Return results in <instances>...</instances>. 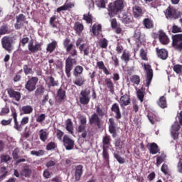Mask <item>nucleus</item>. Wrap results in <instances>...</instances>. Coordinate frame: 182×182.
Wrapping results in <instances>:
<instances>
[{"instance_id": "13", "label": "nucleus", "mask_w": 182, "mask_h": 182, "mask_svg": "<svg viewBox=\"0 0 182 182\" xmlns=\"http://www.w3.org/2000/svg\"><path fill=\"white\" fill-rule=\"evenodd\" d=\"M66 100V90L63 88V87H60L56 94L55 102L60 105V103H63Z\"/></svg>"}, {"instance_id": "19", "label": "nucleus", "mask_w": 182, "mask_h": 182, "mask_svg": "<svg viewBox=\"0 0 182 182\" xmlns=\"http://www.w3.org/2000/svg\"><path fill=\"white\" fill-rule=\"evenodd\" d=\"M111 112L115 114L114 117L117 120L122 119V112L120 111V107H119V104L114 103L111 107Z\"/></svg>"}, {"instance_id": "25", "label": "nucleus", "mask_w": 182, "mask_h": 182, "mask_svg": "<svg viewBox=\"0 0 182 182\" xmlns=\"http://www.w3.org/2000/svg\"><path fill=\"white\" fill-rule=\"evenodd\" d=\"M105 82L107 89L109 90V92L112 95H114V84L113 83V81L112 80V79L105 78Z\"/></svg>"}, {"instance_id": "4", "label": "nucleus", "mask_w": 182, "mask_h": 182, "mask_svg": "<svg viewBox=\"0 0 182 182\" xmlns=\"http://www.w3.org/2000/svg\"><path fill=\"white\" fill-rule=\"evenodd\" d=\"M87 123V119L85 116H80V125L77 128V133H82L81 137L82 139H86L87 136V131H86V124Z\"/></svg>"}, {"instance_id": "62", "label": "nucleus", "mask_w": 182, "mask_h": 182, "mask_svg": "<svg viewBox=\"0 0 182 182\" xmlns=\"http://www.w3.org/2000/svg\"><path fill=\"white\" fill-rule=\"evenodd\" d=\"M1 173L0 178H4V177H6V175L8 174V171H6V167L3 166L1 168Z\"/></svg>"}, {"instance_id": "34", "label": "nucleus", "mask_w": 182, "mask_h": 182, "mask_svg": "<svg viewBox=\"0 0 182 182\" xmlns=\"http://www.w3.org/2000/svg\"><path fill=\"white\" fill-rule=\"evenodd\" d=\"M86 80H85V77L78 75L77 77H75V80L73 81V83L76 86L80 87L83 86Z\"/></svg>"}, {"instance_id": "38", "label": "nucleus", "mask_w": 182, "mask_h": 182, "mask_svg": "<svg viewBox=\"0 0 182 182\" xmlns=\"http://www.w3.org/2000/svg\"><path fill=\"white\" fill-rule=\"evenodd\" d=\"M85 43L81 44L79 46V50L80 53H82V52L84 53V56H89V54L90 53V47L87 46L85 48Z\"/></svg>"}, {"instance_id": "29", "label": "nucleus", "mask_w": 182, "mask_h": 182, "mask_svg": "<svg viewBox=\"0 0 182 182\" xmlns=\"http://www.w3.org/2000/svg\"><path fill=\"white\" fill-rule=\"evenodd\" d=\"M149 153L150 154H157V153H160V148H159V145L156 143L150 144Z\"/></svg>"}, {"instance_id": "31", "label": "nucleus", "mask_w": 182, "mask_h": 182, "mask_svg": "<svg viewBox=\"0 0 182 182\" xmlns=\"http://www.w3.org/2000/svg\"><path fill=\"white\" fill-rule=\"evenodd\" d=\"M57 47H58V42L56 41H53L51 43L48 44L46 50L47 52L52 53L53 52L55 51Z\"/></svg>"}, {"instance_id": "48", "label": "nucleus", "mask_w": 182, "mask_h": 182, "mask_svg": "<svg viewBox=\"0 0 182 182\" xmlns=\"http://www.w3.org/2000/svg\"><path fill=\"white\" fill-rule=\"evenodd\" d=\"M82 19L83 21H85L87 23H93V16H92L90 13H88L87 14H84Z\"/></svg>"}, {"instance_id": "50", "label": "nucleus", "mask_w": 182, "mask_h": 182, "mask_svg": "<svg viewBox=\"0 0 182 182\" xmlns=\"http://www.w3.org/2000/svg\"><path fill=\"white\" fill-rule=\"evenodd\" d=\"M130 81L132 83H134V85H140V76L137 75H134L130 77Z\"/></svg>"}, {"instance_id": "52", "label": "nucleus", "mask_w": 182, "mask_h": 182, "mask_svg": "<svg viewBox=\"0 0 182 182\" xmlns=\"http://www.w3.org/2000/svg\"><path fill=\"white\" fill-rule=\"evenodd\" d=\"M31 154H32V156H36V157H41L45 154V151L43 149H40L38 151H31Z\"/></svg>"}, {"instance_id": "47", "label": "nucleus", "mask_w": 182, "mask_h": 182, "mask_svg": "<svg viewBox=\"0 0 182 182\" xmlns=\"http://www.w3.org/2000/svg\"><path fill=\"white\" fill-rule=\"evenodd\" d=\"M143 25L146 29H151L153 28V21L150 18H144L143 20Z\"/></svg>"}, {"instance_id": "26", "label": "nucleus", "mask_w": 182, "mask_h": 182, "mask_svg": "<svg viewBox=\"0 0 182 182\" xmlns=\"http://www.w3.org/2000/svg\"><path fill=\"white\" fill-rule=\"evenodd\" d=\"M134 18H141L143 16V9L139 6H134L132 8Z\"/></svg>"}, {"instance_id": "20", "label": "nucleus", "mask_w": 182, "mask_h": 182, "mask_svg": "<svg viewBox=\"0 0 182 182\" xmlns=\"http://www.w3.org/2000/svg\"><path fill=\"white\" fill-rule=\"evenodd\" d=\"M130 95L124 94L121 96L119 103L120 104L121 107H124V106H129L130 105Z\"/></svg>"}, {"instance_id": "41", "label": "nucleus", "mask_w": 182, "mask_h": 182, "mask_svg": "<svg viewBox=\"0 0 182 182\" xmlns=\"http://www.w3.org/2000/svg\"><path fill=\"white\" fill-rule=\"evenodd\" d=\"M166 157L167 156L166 155V154H161L160 156H158L156 157V167H159L162 163H164V161H166Z\"/></svg>"}, {"instance_id": "11", "label": "nucleus", "mask_w": 182, "mask_h": 182, "mask_svg": "<svg viewBox=\"0 0 182 182\" xmlns=\"http://www.w3.org/2000/svg\"><path fill=\"white\" fill-rule=\"evenodd\" d=\"M16 23L14 24L15 29H21V28H23V25L25 23H28V21H26V16L22 14H20L18 16H16Z\"/></svg>"}, {"instance_id": "54", "label": "nucleus", "mask_w": 182, "mask_h": 182, "mask_svg": "<svg viewBox=\"0 0 182 182\" xmlns=\"http://www.w3.org/2000/svg\"><path fill=\"white\" fill-rule=\"evenodd\" d=\"M173 71H175L177 75H180V73H182V65L176 64L173 65Z\"/></svg>"}, {"instance_id": "23", "label": "nucleus", "mask_w": 182, "mask_h": 182, "mask_svg": "<svg viewBox=\"0 0 182 182\" xmlns=\"http://www.w3.org/2000/svg\"><path fill=\"white\" fill-rule=\"evenodd\" d=\"M83 174V166L77 165L75 166V181H79L80 180V177H82Z\"/></svg>"}, {"instance_id": "42", "label": "nucleus", "mask_w": 182, "mask_h": 182, "mask_svg": "<svg viewBox=\"0 0 182 182\" xmlns=\"http://www.w3.org/2000/svg\"><path fill=\"white\" fill-rule=\"evenodd\" d=\"M75 6V4L72 3L65 4L63 6H61L57 9V12L60 13L62 12V11H68V9L73 8Z\"/></svg>"}, {"instance_id": "44", "label": "nucleus", "mask_w": 182, "mask_h": 182, "mask_svg": "<svg viewBox=\"0 0 182 182\" xmlns=\"http://www.w3.org/2000/svg\"><path fill=\"white\" fill-rule=\"evenodd\" d=\"M92 32L93 35L97 36L100 32H102V25L101 24H94L92 27Z\"/></svg>"}, {"instance_id": "5", "label": "nucleus", "mask_w": 182, "mask_h": 182, "mask_svg": "<svg viewBox=\"0 0 182 182\" xmlns=\"http://www.w3.org/2000/svg\"><path fill=\"white\" fill-rule=\"evenodd\" d=\"M14 39L9 36H4L1 38V46L3 49H5L9 53H12V50H14Z\"/></svg>"}, {"instance_id": "22", "label": "nucleus", "mask_w": 182, "mask_h": 182, "mask_svg": "<svg viewBox=\"0 0 182 182\" xmlns=\"http://www.w3.org/2000/svg\"><path fill=\"white\" fill-rule=\"evenodd\" d=\"M156 53L158 58H159V59H162V60H166V59L168 58V51L164 48H156Z\"/></svg>"}, {"instance_id": "46", "label": "nucleus", "mask_w": 182, "mask_h": 182, "mask_svg": "<svg viewBox=\"0 0 182 182\" xmlns=\"http://www.w3.org/2000/svg\"><path fill=\"white\" fill-rule=\"evenodd\" d=\"M98 45L102 49H107V46H109V41L104 38L99 41Z\"/></svg>"}, {"instance_id": "58", "label": "nucleus", "mask_w": 182, "mask_h": 182, "mask_svg": "<svg viewBox=\"0 0 182 182\" xmlns=\"http://www.w3.org/2000/svg\"><path fill=\"white\" fill-rule=\"evenodd\" d=\"M25 75H31L32 73V68H29V65H24L23 67Z\"/></svg>"}, {"instance_id": "6", "label": "nucleus", "mask_w": 182, "mask_h": 182, "mask_svg": "<svg viewBox=\"0 0 182 182\" xmlns=\"http://www.w3.org/2000/svg\"><path fill=\"white\" fill-rule=\"evenodd\" d=\"M165 16L167 19H178L181 13L173 6H169L165 11Z\"/></svg>"}, {"instance_id": "2", "label": "nucleus", "mask_w": 182, "mask_h": 182, "mask_svg": "<svg viewBox=\"0 0 182 182\" xmlns=\"http://www.w3.org/2000/svg\"><path fill=\"white\" fill-rule=\"evenodd\" d=\"M124 9V0H116L108 4V15L110 18H114Z\"/></svg>"}, {"instance_id": "1", "label": "nucleus", "mask_w": 182, "mask_h": 182, "mask_svg": "<svg viewBox=\"0 0 182 182\" xmlns=\"http://www.w3.org/2000/svg\"><path fill=\"white\" fill-rule=\"evenodd\" d=\"M63 45L65 48L66 52L70 55L65 60V75L69 79L72 76V73L70 72H72V70L73 69V65H77V63L76 58H73V56H77V50L76 49H73V46H75V45L72 43V41L69 38H65L63 40ZM72 49L73 50H72Z\"/></svg>"}, {"instance_id": "27", "label": "nucleus", "mask_w": 182, "mask_h": 182, "mask_svg": "<svg viewBox=\"0 0 182 182\" xmlns=\"http://www.w3.org/2000/svg\"><path fill=\"white\" fill-rule=\"evenodd\" d=\"M144 96H146V89L141 87L136 91V97L139 100H140L141 103L144 102Z\"/></svg>"}, {"instance_id": "9", "label": "nucleus", "mask_w": 182, "mask_h": 182, "mask_svg": "<svg viewBox=\"0 0 182 182\" xmlns=\"http://www.w3.org/2000/svg\"><path fill=\"white\" fill-rule=\"evenodd\" d=\"M90 102V90L85 89L82 90L80 94V103L81 105H89Z\"/></svg>"}, {"instance_id": "17", "label": "nucleus", "mask_w": 182, "mask_h": 182, "mask_svg": "<svg viewBox=\"0 0 182 182\" xmlns=\"http://www.w3.org/2000/svg\"><path fill=\"white\" fill-rule=\"evenodd\" d=\"M7 93L11 99H14L16 102L21 100V95L20 92L15 91L14 88L7 89Z\"/></svg>"}, {"instance_id": "51", "label": "nucleus", "mask_w": 182, "mask_h": 182, "mask_svg": "<svg viewBox=\"0 0 182 182\" xmlns=\"http://www.w3.org/2000/svg\"><path fill=\"white\" fill-rule=\"evenodd\" d=\"M57 18L58 16H53L50 18L49 25H50L52 28H58V26L56 25L58 22L55 21Z\"/></svg>"}, {"instance_id": "45", "label": "nucleus", "mask_w": 182, "mask_h": 182, "mask_svg": "<svg viewBox=\"0 0 182 182\" xmlns=\"http://www.w3.org/2000/svg\"><path fill=\"white\" fill-rule=\"evenodd\" d=\"M107 4V0H95V5L97 8H100V9H105Z\"/></svg>"}, {"instance_id": "18", "label": "nucleus", "mask_w": 182, "mask_h": 182, "mask_svg": "<svg viewBox=\"0 0 182 182\" xmlns=\"http://www.w3.org/2000/svg\"><path fill=\"white\" fill-rule=\"evenodd\" d=\"M159 39L162 45H168V43H170L168 36H167V34H166L163 30L159 31Z\"/></svg>"}, {"instance_id": "43", "label": "nucleus", "mask_w": 182, "mask_h": 182, "mask_svg": "<svg viewBox=\"0 0 182 182\" xmlns=\"http://www.w3.org/2000/svg\"><path fill=\"white\" fill-rule=\"evenodd\" d=\"M49 80L48 86V87H55V86H59V81L55 80V78L53 76L48 77Z\"/></svg>"}, {"instance_id": "16", "label": "nucleus", "mask_w": 182, "mask_h": 182, "mask_svg": "<svg viewBox=\"0 0 182 182\" xmlns=\"http://www.w3.org/2000/svg\"><path fill=\"white\" fill-rule=\"evenodd\" d=\"M63 142L64 146L67 150H72L73 149V147H75V141L69 138L68 135H64L63 138Z\"/></svg>"}, {"instance_id": "12", "label": "nucleus", "mask_w": 182, "mask_h": 182, "mask_svg": "<svg viewBox=\"0 0 182 182\" xmlns=\"http://www.w3.org/2000/svg\"><path fill=\"white\" fill-rule=\"evenodd\" d=\"M11 116L14 122V129L17 130V132H22V130H23V125H22L21 122L18 121V113L16 112V109H11Z\"/></svg>"}, {"instance_id": "61", "label": "nucleus", "mask_w": 182, "mask_h": 182, "mask_svg": "<svg viewBox=\"0 0 182 182\" xmlns=\"http://www.w3.org/2000/svg\"><path fill=\"white\" fill-rule=\"evenodd\" d=\"M6 33H9L8 26L7 25L2 26L0 28V35H6Z\"/></svg>"}, {"instance_id": "32", "label": "nucleus", "mask_w": 182, "mask_h": 182, "mask_svg": "<svg viewBox=\"0 0 182 182\" xmlns=\"http://www.w3.org/2000/svg\"><path fill=\"white\" fill-rule=\"evenodd\" d=\"M39 137L40 140L45 143L48 140V137H49V132L45 131V129H41L39 131Z\"/></svg>"}, {"instance_id": "14", "label": "nucleus", "mask_w": 182, "mask_h": 182, "mask_svg": "<svg viewBox=\"0 0 182 182\" xmlns=\"http://www.w3.org/2000/svg\"><path fill=\"white\" fill-rule=\"evenodd\" d=\"M28 49L31 53H36L42 50V43H37L33 45V41H31L28 44Z\"/></svg>"}, {"instance_id": "63", "label": "nucleus", "mask_w": 182, "mask_h": 182, "mask_svg": "<svg viewBox=\"0 0 182 182\" xmlns=\"http://www.w3.org/2000/svg\"><path fill=\"white\" fill-rule=\"evenodd\" d=\"M109 21L111 22V28L112 29H116V28L119 26V24L117 23V20L116 18H112Z\"/></svg>"}, {"instance_id": "56", "label": "nucleus", "mask_w": 182, "mask_h": 182, "mask_svg": "<svg viewBox=\"0 0 182 182\" xmlns=\"http://www.w3.org/2000/svg\"><path fill=\"white\" fill-rule=\"evenodd\" d=\"M140 57L142 60H149V58H147V53H146V50H144V48L140 50Z\"/></svg>"}, {"instance_id": "40", "label": "nucleus", "mask_w": 182, "mask_h": 182, "mask_svg": "<svg viewBox=\"0 0 182 182\" xmlns=\"http://www.w3.org/2000/svg\"><path fill=\"white\" fill-rule=\"evenodd\" d=\"M21 112L23 113V114H31L33 112V107L31 105H25L21 107Z\"/></svg>"}, {"instance_id": "15", "label": "nucleus", "mask_w": 182, "mask_h": 182, "mask_svg": "<svg viewBox=\"0 0 182 182\" xmlns=\"http://www.w3.org/2000/svg\"><path fill=\"white\" fill-rule=\"evenodd\" d=\"M89 124H95V126H97L98 129H100L102 126V119H100V117L97 114L94 113L91 115V117L89 119Z\"/></svg>"}, {"instance_id": "49", "label": "nucleus", "mask_w": 182, "mask_h": 182, "mask_svg": "<svg viewBox=\"0 0 182 182\" xmlns=\"http://www.w3.org/2000/svg\"><path fill=\"white\" fill-rule=\"evenodd\" d=\"M45 92V87H43V85H39L37 87L34 95L35 96H42V95H43Z\"/></svg>"}, {"instance_id": "60", "label": "nucleus", "mask_w": 182, "mask_h": 182, "mask_svg": "<svg viewBox=\"0 0 182 182\" xmlns=\"http://www.w3.org/2000/svg\"><path fill=\"white\" fill-rule=\"evenodd\" d=\"M57 146L56 144L53 141H51L48 143L46 146V150L50 151V150H53L56 149Z\"/></svg>"}, {"instance_id": "39", "label": "nucleus", "mask_w": 182, "mask_h": 182, "mask_svg": "<svg viewBox=\"0 0 182 182\" xmlns=\"http://www.w3.org/2000/svg\"><path fill=\"white\" fill-rule=\"evenodd\" d=\"M107 113V112L102 107H100V105L96 107V114H97L98 117H104V116H106Z\"/></svg>"}, {"instance_id": "53", "label": "nucleus", "mask_w": 182, "mask_h": 182, "mask_svg": "<svg viewBox=\"0 0 182 182\" xmlns=\"http://www.w3.org/2000/svg\"><path fill=\"white\" fill-rule=\"evenodd\" d=\"M114 157L119 164H124V163L126 162V160L124 158L121 157L119 154L114 153Z\"/></svg>"}, {"instance_id": "30", "label": "nucleus", "mask_w": 182, "mask_h": 182, "mask_svg": "<svg viewBox=\"0 0 182 182\" xmlns=\"http://www.w3.org/2000/svg\"><path fill=\"white\" fill-rule=\"evenodd\" d=\"M130 56H131L130 52L124 50V51H122L121 59L124 62V63L127 65L129 62H130Z\"/></svg>"}, {"instance_id": "24", "label": "nucleus", "mask_w": 182, "mask_h": 182, "mask_svg": "<svg viewBox=\"0 0 182 182\" xmlns=\"http://www.w3.org/2000/svg\"><path fill=\"white\" fill-rule=\"evenodd\" d=\"M109 132L112 134V137H116V122L113 118L109 119Z\"/></svg>"}, {"instance_id": "36", "label": "nucleus", "mask_w": 182, "mask_h": 182, "mask_svg": "<svg viewBox=\"0 0 182 182\" xmlns=\"http://www.w3.org/2000/svg\"><path fill=\"white\" fill-rule=\"evenodd\" d=\"M73 76L75 77H77V76H80L83 73V67L81 65H76L73 69Z\"/></svg>"}, {"instance_id": "33", "label": "nucleus", "mask_w": 182, "mask_h": 182, "mask_svg": "<svg viewBox=\"0 0 182 182\" xmlns=\"http://www.w3.org/2000/svg\"><path fill=\"white\" fill-rule=\"evenodd\" d=\"M65 129L70 134H73V122H72V119H68L65 121Z\"/></svg>"}, {"instance_id": "3", "label": "nucleus", "mask_w": 182, "mask_h": 182, "mask_svg": "<svg viewBox=\"0 0 182 182\" xmlns=\"http://www.w3.org/2000/svg\"><path fill=\"white\" fill-rule=\"evenodd\" d=\"M102 158L105 161L109 164L110 163V154H109V146L108 144H110V136H105L102 139Z\"/></svg>"}, {"instance_id": "55", "label": "nucleus", "mask_w": 182, "mask_h": 182, "mask_svg": "<svg viewBox=\"0 0 182 182\" xmlns=\"http://www.w3.org/2000/svg\"><path fill=\"white\" fill-rule=\"evenodd\" d=\"M26 43H29V37H23L20 40L19 46H23V48L26 45Z\"/></svg>"}, {"instance_id": "59", "label": "nucleus", "mask_w": 182, "mask_h": 182, "mask_svg": "<svg viewBox=\"0 0 182 182\" xmlns=\"http://www.w3.org/2000/svg\"><path fill=\"white\" fill-rule=\"evenodd\" d=\"M181 127H180V124H178V122H175L171 126V132H179Z\"/></svg>"}, {"instance_id": "57", "label": "nucleus", "mask_w": 182, "mask_h": 182, "mask_svg": "<svg viewBox=\"0 0 182 182\" xmlns=\"http://www.w3.org/2000/svg\"><path fill=\"white\" fill-rule=\"evenodd\" d=\"M172 33H178L180 32H182L181 27H178L177 25H173L171 28Z\"/></svg>"}, {"instance_id": "21", "label": "nucleus", "mask_w": 182, "mask_h": 182, "mask_svg": "<svg viewBox=\"0 0 182 182\" xmlns=\"http://www.w3.org/2000/svg\"><path fill=\"white\" fill-rule=\"evenodd\" d=\"M73 29L77 35L78 36H80L82 35V32L85 30V26L79 21H76L74 24Z\"/></svg>"}, {"instance_id": "8", "label": "nucleus", "mask_w": 182, "mask_h": 182, "mask_svg": "<svg viewBox=\"0 0 182 182\" xmlns=\"http://www.w3.org/2000/svg\"><path fill=\"white\" fill-rule=\"evenodd\" d=\"M144 68L146 72V87H150L151 80H153V69L151 68V65L149 64H144Z\"/></svg>"}, {"instance_id": "37", "label": "nucleus", "mask_w": 182, "mask_h": 182, "mask_svg": "<svg viewBox=\"0 0 182 182\" xmlns=\"http://www.w3.org/2000/svg\"><path fill=\"white\" fill-rule=\"evenodd\" d=\"M121 21H122V23H125V24L130 23L132 22H133V17L127 15V14H126V13H124L122 14Z\"/></svg>"}, {"instance_id": "35", "label": "nucleus", "mask_w": 182, "mask_h": 182, "mask_svg": "<svg viewBox=\"0 0 182 182\" xmlns=\"http://www.w3.org/2000/svg\"><path fill=\"white\" fill-rule=\"evenodd\" d=\"M157 105L160 106L161 109H166L167 107V100L166 99V97H160L157 102Z\"/></svg>"}, {"instance_id": "28", "label": "nucleus", "mask_w": 182, "mask_h": 182, "mask_svg": "<svg viewBox=\"0 0 182 182\" xmlns=\"http://www.w3.org/2000/svg\"><path fill=\"white\" fill-rule=\"evenodd\" d=\"M21 176H23V177H31V175L32 174V169L29 168V166H26L23 168V170L20 172Z\"/></svg>"}, {"instance_id": "64", "label": "nucleus", "mask_w": 182, "mask_h": 182, "mask_svg": "<svg viewBox=\"0 0 182 182\" xmlns=\"http://www.w3.org/2000/svg\"><path fill=\"white\" fill-rule=\"evenodd\" d=\"M9 112H10L9 107L6 106L1 109V111L0 112V116H5V114H8Z\"/></svg>"}, {"instance_id": "10", "label": "nucleus", "mask_w": 182, "mask_h": 182, "mask_svg": "<svg viewBox=\"0 0 182 182\" xmlns=\"http://www.w3.org/2000/svg\"><path fill=\"white\" fill-rule=\"evenodd\" d=\"M38 82H39V78H38V77H31L26 82L25 89H26L28 92H33V90L36 89Z\"/></svg>"}, {"instance_id": "7", "label": "nucleus", "mask_w": 182, "mask_h": 182, "mask_svg": "<svg viewBox=\"0 0 182 182\" xmlns=\"http://www.w3.org/2000/svg\"><path fill=\"white\" fill-rule=\"evenodd\" d=\"M172 47L178 52H182V33L172 36Z\"/></svg>"}]
</instances>
